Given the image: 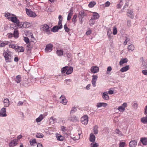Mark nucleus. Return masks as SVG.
<instances>
[{
  "instance_id": "obj_2",
  "label": "nucleus",
  "mask_w": 147,
  "mask_h": 147,
  "mask_svg": "<svg viewBox=\"0 0 147 147\" xmlns=\"http://www.w3.org/2000/svg\"><path fill=\"white\" fill-rule=\"evenodd\" d=\"M26 13L28 16L32 17H35L36 16V13L33 12L30 9L26 8Z\"/></svg>"
},
{
  "instance_id": "obj_29",
  "label": "nucleus",
  "mask_w": 147,
  "mask_h": 147,
  "mask_svg": "<svg viewBox=\"0 0 147 147\" xmlns=\"http://www.w3.org/2000/svg\"><path fill=\"white\" fill-rule=\"evenodd\" d=\"M78 117H76V116L74 115L71 117L70 121L74 122H76L78 121Z\"/></svg>"
},
{
  "instance_id": "obj_51",
  "label": "nucleus",
  "mask_w": 147,
  "mask_h": 147,
  "mask_svg": "<svg viewBox=\"0 0 147 147\" xmlns=\"http://www.w3.org/2000/svg\"><path fill=\"white\" fill-rule=\"evenodd\" d=\"M7 36H8V37L9 38H11L13 37V33H9L7 34Z\"/></svg>"
},
{
  "instance_id": "obj_61",
  "label": "nucleus",
  "mask_w": 147,
  "mask_h": 147,
  "mask_svg": "<svg viewBox=\"0 0 147 147\" xmlns=\"http://www.w3.org/2000/svg\"><path fill=\"white\" fill-rule=\"evenodd\" d=\"M35 147H42V145L39 143L37 144Z\"/></svg>"
},
{
  "instance_id": "obj_59",
  "label": "nucleus",
  "mask_w": 147,
  "mask_h": 147,
  "mask_svg": "<svg viewBox=\"0 0 147 147\" xmlns=\"http://www.w3.org/2000/svg\"><path fill=\"white\" fill-rule=\"evenodd\" d=\"M111 30H108L107 31V35L109 37H110L111 34Z\"/></svg>"
},
{
  "instance_id": "obj_8",
  "label": "nucleus",
  "mask_w": 147,
  "mask_h": 147,
  "mask_svg": "<svg viewBox=\"0 0 147 147\" xmlns=\"http://www.w3.org/2000/svg\"><path fill=\"white\" fill-rule=\"evenodd\" d=\"M62 28V25H61L60 26H56L53 27L51 29V31L53 32H57L59 29H60Z\"/></svg>"
},
{
  "instance_id": "obj_57",
  "label": "nucleus",
  "mask_w": 147,
  "mask_h": 147,
  "mask_svg": "<svg viewBox=\"0 0 147 147\" xmlns=\"http://www.w3.org/2000/svg\"><path fill=\"white\" fill-rule=\"evenodd\" d=\"M96 106L98 108L102 107V102H98L97 103Z\"/></svg>"
},
{
  "instance_id": "obj_30",
  "label": "nucleus",
  "mask_w": 147,
  "mask_h": 147,
  "mask_svg": "<svg viewBox=\"0 0 147 147\" xmlns=\"http://www.w3.org/2000/svg\"><path fill=\"white\" fill-rule=\"evenodd\" d=\"M21 81V78L20 75H18L16 77L15 81L18 83H20Z\"/></svg>"
},
{
  "instance_id": "obj_12",
  "label": "nucleus",
  "mask_w": 147,
  "mask_h": 147,
  "mask_svg": "<svg viewBox=\"0 0 147 147\" xmlns=\"http://www.w3.org/2000/svg\"><path fill=\"white\" fill-rule=\"evenodd\" d=\"M6 111V109L5 108H2L0 111V116L1 117H6L7 116Z\"/></svg>"
},
{
  "instance_id": "obj_10",
  "label": "nucleus",
  "mask_w": 147,
  "mask_h": 147,
  "mask_svg": "<svg viewBox=\"0 0 147 147\" xmlns=\"http://www.w3.org/2000/svg\"><path fill=\"white\" fill-rule=\"evenodd\" d=\"M18 140L17 139H15L11 141L10 143L9 146L10 147H13L16 146L18 144Z\"/></svg>"
},
{
  "instance_id": "obj_19",
  "label": "nucleus",
  "mask_w": 147,
  "mask_h": 147,
  "mask_svg": "<svg viewBox=\"0 0 147 147\" xmlns=\"http://www.w3.org/2000/svg\"><path fill=\"white\" fill-rule=\"evenodd\" d=\"M95 137L92 133L90 134L89 138V140L90 142H94L95 140Z\"/></svg>"
},
{
  "instance_id": "obj_18",
  "label": "nucleus",
  "mask_w": 147,
  "mask_h": 147,
  "mask_svg": "<svg viewBox=\"0 0 147 147\" xmlns=\"http://www.w3.org/2000/svg\"><path fill=\"white\" fill-rule=\"evenodd\" d=\"M73 71V68L71 67H69L67 66V71L66 74L67 75H69Z\"/></svg>"
},
{
  "instance_id": "obj_23",
  "label": "nucleus",
  "mask_w": 147,
  "mask_h": 147,
  "mask_svg": "<svg viewBox=\"0 0 147 147\" xmlns=\"http://www.w3.org/2000/svg\"><path fill=\"white\" fill-rule=\"evenodd\" d=\"M73 9H71L69 11V13L67 16V20H69L71 19V16L73 14Z\"/></svg>"
},
{
  "instance_id": "obj_6",
  "label": "nucleus",
  "mask_w": 147,
  "mask_h": 147,
  "mask_svg": "<svg viewBox=\"0 0 147 147\" xmlns=\"http://www.w3.org/2000/svg\"><path fill=\"white\" fill-rule=\"evenodd\" d=\"M127 103L126 102L124 103L122 105L119 106L117 109L120 112H123L125 110V108L127 106Z\"/></svg>"
},
{
  "instance_id": "obj_48",
  "label": "nucleus",
  "mask_w": 147,
  "mask_h": 147,
  "mask_svg": "<svg viewBox=\"0 0 147 147\" xmlns=\"http://www.w3.org/2000/svg\"><path fill=\"white\" fill-rule=\"evenodd\" d=\"M126 144L125 142H120L119 144V147H124Z\"/></svg>"
},
{
  "instance_id": "obj_17",
  "label": "nucleus",
  "mask_w": 147,
  "mask_h": 147,
  "mask_svg": "<svg viewBox=\"0 0 147 147\" xmlns=\"http://www.w3.org/2000/svg\"><path fill=\"white\" fill-rule=\"evenodd\" d=\"M137 144V142L136 140H131L129 143V146L130 147H136Z\"/></svg>"
},
{
  "instance_id": "obj_1",
  "label": "nucleus",
  "mask_w": 147,
  "mask_h": 147,
  "mask_svg": "<svg viewBox=\"0 0 147 147\" xmlns=\"http://www.w3.org/2000/svg\"><path fill=\"white\" fill-rule=\"evenodd\" d=\"M40 30L41 31L45 32L48 34H49L50 32L49 26L46 24H45L41 26Z\"/></svg>"
},
{
  "instance_id": "obj_7",
  "label": "nucleus",
  "mask_w": 147,
  "mask_h": 147,
  "mask_svg": "<svg viewBox=\"0 0 147 147\" xmlns=\"http://www.w3.org/2000/svg\"><path fill=\"white\" fill-rule=\"evenodd\" d=\"M52 48L53 45L51 44L47 45L45 49V51L47 53L51 51L52 50Z\"/></svg>"
},
{
  "instance_id": "obj_39",
  "label": "nucleus",
  "mask_w": 147,
  "mask_h": 147,
  "mask_svg": "<svg viewBox=\"0 0 147 147\" xmlns=\"http://www.w3.org/2000/svg\"><path fill=\"white\" fill-rule=\"evenodd\" d=\"M127 48L129 50L133 51L134 49V46L133 45L131 44L128 46Z\"/></svg>"
},
{
  "instance_id": "obj_5",
  "label": "nucleus",
  "mask_w": 147,
  "mask_h": 147,
  "mask_svg": "<svg viewBox=\"0 0 147 147\" xmlns=\"http://www.w3.org/2000/svg\"><path fill=\"white\" fill-rule=\"evenodd\" d=\"M90 71L92 73L95 74L99 71V68L96 66H92L91 67Z\"/></svg>"
},
{
  "instance_id": "obj_34",
  "label": "nucleus",
  "mask_w": 147,
  "mask_h": 147,
  "mask_svg": "<svg viewBox=\"0 0 147 147\" xmlns=\"http://www.w3.org/2000/svg\"><path fill=\"white\" fill-rule=\"evenodd\" d=\"M67 66H65L62 68L61 69V72L62 74H64V76H65L66 73L65 72H66L67 70Z\"/></svg>"
},
{
  "instance_id": "obj_53",
  "label": "nucleus",
  "mask_w": 147,
  "mask_h": 147,
  "mask_svg": "<svg viewBox=\"0 0 147 147\" xmlns=\"http://www.w3.org/2000/svg\"><path fill=\"white\" fill-rule=\"evenodd\" d=\"M9 48H12L13 49H15L16 47V45L14 44L10 45H9Z\"/></svg>"
},
{
  "instance_id": "obj_25",
  "label": "nucleus",
  "mask_w": 147,
  "mask_h": 147,
  "mask_svg": "<svg viewBox=\"0 0 147 147\" xmlns=\"http://www.w3.org/2000/svg\"><path fill=\"white\" fill-rule=\"evenodd\" d=\"M140 141L143 145H147V138L145 137L141 138L140 139Z\"/></svg>"
},
{
  "instance_id": "obj_35",
  "label": "nucleus",
  "mask_w": 147,
  "mask_h": 147,
  "mask_svg": "<svg viewBox=\"0 0 147 147\" xmlns=\"http://www.w3.org/2000/svg\"><path fill=\"white\" fill-rule=\"evenodd\" d=\"M56 136L57 140L59 141H62L64 139L63 136L59 134H58Z\"/></svg>"
},
{
  "instance_id": "obj_4",
  "label": "nucleus",
  "mask_w": 147,
  "mask_h": 147,
  "mask_svg": "<svg viewBox=\"0 0 147 147\" xmlns=\"http://www.w3.org/2000/svg\"><path fill=\"white\" fill-rule=\"evenodd\" d=\"M3 55L6 62H9L11 61V54H8L7 53H3Z\"/></svg>"
},
{
  "instance_id": "obj_40",
  "label": "nucleus",
  "mask_w": 147,
  "mask_h": 147,
  "mask_svg": "<svg viewBox=\"0 0 147 147\" xmlns=\"http://www.w3.org/2000/svg\"><path fill=\"white\" fill-rule=\"evenodd\" d=\"M36 137L38 138H42L44 137V135L41 133H37Z\"/></svg>"
},
{
  "instance_id": "obj_52",
  "label": "nucleus",
  "mask_w": 147,
  "mask_h": 147,
  "mask_svg": "<svg viewBox=\"0 0 147 147\" xmlns=\"http://www.w3.org/2000/svg\"><path fill=\"white\" fill-rule=\"evenodd\" d=\"M112 70V68L111 66L108 67L107 68V74H108L109 73L108 72H110Z\"/></svg>"
},
{
  "instance_id": "obj_44",
  "label": "nucleus",
  "mask_w": 147,
  "mask_h": 147,
  "mask_svg": "<svg viewBox=\"0 0 147 147\" xmlns=\"http://www.w3.org/2000/svg\"><path fill=\"white\" fill-rule=\"evenodd\" d=\"M77 111L76 108L75 107H73L71 111L70 114H73Z\"/></svg>"
},
{
  "instance_id": "obj_56",
  "label": "nucleus",
  "mask_w": 147,
  "mask_h": 147,
  "mask_svg": "<svg viewBox=\"0 0 147 147\" xmlns=\"http://www.w3.org/2000/svg\"><path fill=\"white\" fill-rule=\"evenodd\" d=\"M7 53L8 54H11V52L8 49H7L6 51L4 50L3 53Z\"/></svg>"
},
{
  "instance_id": "obj_45",
  "label": "nucleus",
  "mask_w": 147,
  "mask_h": 147,
  "mask_svg": "<svg viewBox=\"0 0 147 147\" xmlns=\"http://www.w3.org/2000/svg\"><path fill=\"white\" fill-rule=\"evenodd\" d=\"M91 147H98L99 145L98 143H94L93 142L91 144Z\"/></svg>"
},
{
  "instance_id": "obj_21",
  "label": "nucleus",
  "mask_w": 147,
  "mask_h": 147,
  "mask_svg": "<svg viewBox=\"0 0 147 147\" xmlns=\"http://www.w3.org/2000/svg\"><path fill=\"white\" fill-rule=\"evenodd\" d=\"M10 20L13 22L16 23V24L17 23H19V20H18L17 18L15 17H12L10 18Z\"/></svg>"
},
{
  "instance_id": "obj_62",
  "label": "nucleus",
  "mask_w": 147,
  "mask_h": 147,
  "mask_svg": "<svg viewBox=\"0 0 147 147\" xmlns=\"http://www.w3.org/2000/svg\"><path fill=\"white\" fill-rule=\"evenodd\" d=\"M24 103L23 102L20 101L18 102L17 105L18 106H20L23 104Z\"/></svg>"
},
{
  "instance_id": "obj_50",
  "label": "nucleus",
  "mask_w": 147,
  "mask_h": 147,
  "mask_svg": "<svg viewBox=\"0 0 147 147\" xmlns=\"http://www.w3.org/2000/svg\"><path fill=\"white\" fill-rule=\"evenodd\" d=\"M24 40L25 42L26 43H28L29 42L30 40L27 37H24Z\"/></svg>"
},
{
  "instance_id": "obj_54",
  "label": "nucleus",
  "mask_w": 147,
  "mask_h": 147,
  "mask_svg": "<svg viewBox=\"0 0 147 147\" xmlns=\"http://www.w3.org/2000/svg\"><path fill=\"white\" fill-rule=\"evenodd\" d=\"M127 25L128 27H130L131 26V22L130 20H128L127 22Z\"/></svg>"
},
{
  "instance_id": "obj_26",
  "label": "nucleus",
  "mask_w": 147,
  "mask_h": 147,
  "mask_svg": "<svg viewBox=\"0 0 147 147\" xmlns=\"http://www.w3.org/2000/svg\"><path fill=\"white\" fill-rule=\"evenodd\" d=\"M99 17V15L97 13L93 12L92 16L91 18L95 20L97 19Z\"/></svg>"
},
{
  "instance_id": "obj_31",
  "label": "nucleus",
  "mask_w": 147,
  "mask_h": 147,
  "mask_svg": "<svg viewBox=\"0 0 147 147\" xmlns=\"http://www.w3.org/2000/svg\"><path fill=\"white\" fill-rule=\"evenodd\" d=\"M98 127L97 125H95L93 128V132L95 134H97L98 133Z\"/></svg>"
},
{
  "instance_id": "obj_43",
  "label": "nucleus",
  "mask_w": 147,
  "mask_h": 147,
  "mask_svg": "<svg viewBox=\"0 0 147 147\" xmlns=\"http://www.w3.org/2000/svg\"><path fill=\"white\" fill-rule=\"evenodd\" d=\"M57 54L59 56H61L63 54V52L61 50H57Z\"/></svg>"
},
{
  "instance_id": "obj_63",
  "label": "nucleus",
  "mask_w": 147,
  "mask_h": 147,
  "mask_svg": "<svg viewBox=\"0 0 147 147\" xmlns=\"http://www.w3.org/2000/svg\"><path fill=\"white\" fill-rule=\"evenodd\" d=\"M61 130L63 131H66V129H65V127L63 126H62L61 127Z\"/></svg>"
},
{
  "instance_id": "obj_32",
  "label": "nucleus",
  "mask_w": 147,
  "mask_h": 147,
  "mask_svg": "<svg viewBox=\"0 0 147 147\" xmlns=\"http://www.w3.org/2000/svg\"><path fill=\"white\" fill-rule=\"evenodd\" d=\"M43 118V115L41 114L36 119V121L37 122H39L41 121Z\"/></svg>"
},
{
  "instance_id": "obj_55",
  "label": "nucleus",
  "mask_w": 147,
  "mask_h": 147,
  "mask_svg": "<svg viewBox=\"0 0 147 147\" xmlns=\"http://www.w3.org/2000/svg\"><path fill=\"white\" fill-rule=\"evenodd\" d=\"M132 106L134 108L137 109L138 107V104L136 103H134L133 105Z\"/></svg>"
},
{
  "instance_id": "obj_15",
  "label": "nucleus",
  "mask_w": 147,
  "mask_h": 147,
  "mask_svg": "<svg viewBox=\"0 0 147 147\" xmlns=\"http://www.w3.org/2000/svg\"><path fill=\"white\" fill-rule=\"evenodd\" d=\"M102 97L105 100H108L109 99V96L108 95V93L107 92L103 93Z\"/></svg>"
},
{
  "instance_id": "obj_20",
  "label": "nucleus",
  "mask_w": 147,
  "mask_h": 147,
  "mask_svg": "<svg viewBox=\"0 0 147 147\" xmlns=\"http://www.w3.org/2000/svg\"><path fill=\"white\" fill-rule=\"evenodd\" d=\"M16 50L18 52H22L24 51V49L22 47L18 46L16 48Z\"/></svg>"
},
{
  "instance_id": "obj_9",
  "label": "nucleus",
  "mask_w": 147,
  "mask_h": 147,
  "mask_svg": "<svg viewBox=\"0 0 147 147\" xmlns=\"http://www.w3.org/2000/svg\"><path fill=\"white\" fill-rule=\"evenodd\" d=\"M59 100H60L61 103L64 105H65L67 102V100L62 95L60 97Z\"/></svg>"
},
{
  "instance_id": "obj_42",
  "label": "nucleus",
  "mask_w": 147,
  "mask_h": 147,
  "mask_svg": "<svg viewBox=\"0 0 147 147\" xmlns=\"http://www.w3.org/2000/svg\"><path fill=\"white\" fill-rule=\"evenodd\" d=\"M94 20L91 18V19L89 21V24L90 26L93 25L94 23Z\"/></svg>"
},
{
  "instance_id": "obj_41",
  "label": "nucleus",
  "mask_w": 147,
  "mask_h": 147,
  "mask_svg": "<svg viewBox=\"0 0 147 147\" xmlns=\"http://www.w3.org/2000/svg\"><path fill=\"white\" fill-rule=\"evenodd\" d=\"M77 17V15H74L73 16V18L72 19V22L75 24L76 21V18Z\"/></svg>"
},
{
  "instance_id": "obj_60",
  "label": "nucleus",
  "mask_w": 147,
  "mask_h": 147,
  "mask_svg": "<svg viewBox=\"0 0 147 147\" xmlns=\"http://www.w3.org/2000/svg\"><path fill=\"white\" fill-rule=\"evenodd\" d=\"M110 4V3L108 1H107V2H106L105 4V7H108L109 6Z\"/></svg>"
},
{
  "instance_id": "obj_36",
  "label": "nucleus",
  "mask_w": 147,
  "mask_h": 147,
  "mask_svg": "<svg viewBox=\"0 0 147 147\" xmlns=\"http://www.w3.org/2000/svg\"><path fill=\"white\" fill-rule=\"evenodd\" d=\"M141 121V122L144 124L147 123V116L142 118Z\"/></svg>"
},
{
  "instance_id": "obj_3",
  "label": "nucleus",
  "mask_w": 147,
  "mask_h": 147,
  "mask_svg": "<svg viewBox=\"0 0 147 147\" xmlns=\"http://www.w3.org/2000/svg\"><path fill=\"white\" fill-rule=\"evenodd\" d=\"M81 121L82 124L86 125L88 122V117L86 115H84L81 118Z\"/></svg>"
},
{
  "instance_id": "obj_28",
  "label": "nucleus",
  "mask_w": 147,
  "mask_h": 147,
  "mask_svg": "<svg viewBox=\"0 0 147 147\" xmlns=\"http://www.w3.org/2000/svg\"><path fill=\"white\" fill-rule=\"evenodd\" d=\"M129 67V65H126L121 68L120 70V71L122 72L126 71L128 69Z\"/></svg>"
},
{
  "instance_id": "obj_37",
  "label": "nucleus",
  "mask_w": 147,
  "mask_h": 147,
  "mask_svg": "<svg viewBox=\"0 0 147 147\" xmlns=\"http://www.w3.org/2000/svg\"><path fill=\"white\" fill-rule=\"evenodd\" d=\"M56 119L54 118L53 117H51L49 120L50 122L52 124L55 123L56 122Z\"/></svg>"
},
{
  "instance_id": "obj_38",
  "label": "nucleus",
  "mask_w": 147,
  "mask_h": 147,
  "mask_svg": "<svg viewBox=\"0 0 147 147\" xmlns=\"http://www.w3.org/2000/svg\"><path fill=\"white\" fill-rule=\"evenodd\" d=\"M8 44V41H5L0 44V47H5Z\"/></svg>"
},
{
  "instance_id": "obj_13",
  "label": "nucleus",
  "mask_w": 147,
  "mask_h": 147,
  "mask_svg": "<svg viewBox=\"0 0 147 147\" xmlns=\"http://www.w3.org/2000/svg\"><path fill=\"white\" fill-rule=\"evenodd\" d=\"M86 14L85 13L84 11H81L79 12L78 17L79 19H82L85 16H86Z\"/></svg>"
},
{
  "instance_id": "obj_24",
  "label": "nucleus",
  "mask_w": 147,
  "mask_h": 147,
  "mask_svg": "<svg viewBox=\"0 0 147 147\" xmlns=\"http://www.w3.org/2000/svg\"><path fill=\"white\" fill-rule=\"evenodd\" d=\"M4 106L5 107H7L9 106V102L8 98H6L4 99L3 101Z\"/></svg>"
},
{
  "instance_id": "obj_11",
  "label": "nucleus",
  "mask_w": 147,
  "mask_h": 147,
  "mask_svg": "<svg viewBox=\"0 0 147 147\" xmlns=\"http://www.w3.org/2000/svg\"><path fill=\"white\" fill-rule=\"evenodd\" d=\"M98 76L96 75H93L92 76V83L93 87L96 86V82L97 80Z\"/></svg>"
},
{
  "instance_id": "obj_47",
  "label": "nucleus",
  "mask_w": 147,
  "mask_h": 147,
  "mask_svg": "<svg viewBox=\"0 0 147 147\" xmlns=\"http://www.w3.org/2000/svg\"><path fill=\"white\" fill-rule=\"evenodd\" d=\"M113 34L114 35H115L117 34V28L116 27H114L113 28Z\"/></svg>"
},
{
  "instance_id": "obj_46",
  "label": "nucleus",
  "mask_w": 147,
  "mask_h": 147,
  "mask_svg": "<svg viewBox=\"0 0 147 147\" xmlns=\"http://www.w3.org/2000/svg\"><path fill=\"white\" fill-rule=\"evenodd\" d=\"M64 28L65 31L67 32H68L70 30V29L68 28L67 26V25L65 24L64 26Z\"/></svg>"
},
{
  "instance_id": "obj_27",
  "label": "nucleus",
  "mask_w": 147,
  "mask_h": 147,
  "mask_svg": "<svg viewBox=\"0 0 147 147\" xmlns=\"http://www.w3.org/2000/svg\"><path fill=\"white\" fill-rule=\"evenodd\" d=\"M128 61L127 58L122 59L119 62V64L121 65L125 63H126Z\"/></svg>"
},
{
  "instance_id": "obj_64",
  "label": "nucleus",
  "mask_w": 147,
  "mask_h": 147,
  "mask_svg": "<svg viewBox=\"0 0 147 147\" xmlns=\"http://www.w3.org/2000/svg\"><path fill=\"white\" fill-rule=\"evenodd\" d=\"M144 113L147 115V106L144 108Z\"/></svg>"
},
{
  "instance_id": "obj_58",
  "label": "nucleus",
  "mask_w": 147,
  "mask_h": 147,
  "mask_svg": "<svg viewBox=\"0 0 147 147\" xmlns=\"http://www.w3.org/2000/svg\"><path fill=\"white\" fill-rule=\"evenodd\" d=\"M142 73L145 75H147V70H143L142 71Z\"/></svg>"
},
{
  "instance_id": "obj_16",
  "label": "nucleus",
  "mask_w": 147,
  "mask_h": 147,
  "mask_svg": "<svg viewBox=\"0 0 147 147\" xmlns=\"http://www.w3.org/2000/svg\"><path fill=\"white\" fill-rule=\"evenodd\" d=\"M17 26L19 28H26V26H25L26 25V23H24L23 22H20L19 21V23L16 24Z\"/></svg>"
},
{
  "instance_id": "obj_14",
  "label": "nucleus",
  "mask_w": 147,
  "mask_h": 147,
  "mask_svg": "<svg viewBox=\"0 0 147 147\" xmlns=\"http://www.w3.org/2000/svg\"><path fill=\"white\" fill-rule=\"evenodd\" d=\"M127 15L128 16L131 18H133L134 17V14L133 10H128L127 12Z\"/></svg>"
},
{
  "instance_id": "obj_22",
  "label": "nucleus",
  "mask_w": 147,
  "mask_h": 147,
  "mask_svg": "<svg viewBox=\"0 0 147 147\" xmlns=\"http://www.w3.org/2000/svg\"><path fill=\"white\" fill-rule=\"evenodd\" d=\"M13 34V36L15 38H17L19 36V33L18 30L17 29H15Z\"/></svg>"
},
{
  "instance_id": "obj_49",
  "label": "nucleus",
  "mask_w": 147,
  "mask_h": 147,
  "mask_svg": "<svg viewBox=\"0 0 147 147\" xmlns=\"http://www.w3.org/2000/svg\"><path fill=\"white\" fill-rule=\"evenodd\" d=\"M115 132L117 134H118L119 135H122V134L121 132L119 131V129H116L115 130Z\"/></svg>"
},
{
  "instance_id": "obj_33",
  "label": "nucleus",
  "mask_w": 147,
  "mask_h": 147,
  "mask_svg": "<svg viewBox=\"0 0 147 147\" xmlns=\"http://www.w3.org/2000/svg\"><path fill=\"white\" fill-rule=\"evenodd\" d=\"M96 4L95 1H93L90 2L88 5V6L90 8L93 7Z\"/></svg>"
}]
</instances>
